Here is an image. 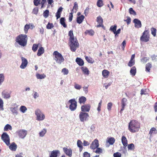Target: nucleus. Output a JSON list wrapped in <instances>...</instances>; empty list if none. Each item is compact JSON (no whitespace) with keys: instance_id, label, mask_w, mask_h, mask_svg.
<instances>
[{"instance_id":"1","label":"nucleus","mask_w":157,"mask_h":157,"mask_svg":"<svg viewBox=\"0 0 157 157\" xmlns=\"http://www.w3.org/2000/svg\"><path fill=\"white\" fill-rule=\"evenodd\" d=\"M68 36L70 37L69 39V44L70 50L72 52H75L79 47V44L77 38L74 37L72 30H71L69 31Z\"/></svg>"},{"instance_id":"2","label":"nucleus","mask_w":157,"mask_h":157,"mask_svg":"<svg viewBox=\"0 0 157 157\" xmlns=\"http://www.w3.org/2000/svg\"><path fill=\"white\" fill-rule=\"evenodd\" d=\"M140 128V123L136 120H132L128 124V129L132 133L138 132Z\"/></svg>"},{"instance_id":"3","label":"nucleus","mask_w":157,"mask_h":157,"mask_svg":"<svg viewBox=\"0 0 157 157\" xmlns=\"http://www.w3.org/2000/svg\"><path fill=\"white\" fill-rule=\"evenodd\" d=\"M27 40L26 35L21 34L17 36L15 41L21 46L24 47L27 44Z\"/></svg>"},{"instance_id":"4","label":"nucleus","mask_w":157,"mask_h":157,"mask_svg":"<svg viewBox=\"0 0 157 157\" xmlns=\"http://www.w3.org/2000/svg\"><path fill=\"white\" fill-rule=\"evenodd\" d=\"M53 55L54 56V59L56 62L59 64L64 61V59L62 54L57 51H55L53 53Z\"/></svg>"},{"instance_id":"5","label":"nucleus","mask_w":157,"mask_h":157,"mask_svg":"<svg viewBox=\"0 0 157 157\" xmlns=\"http://www.w3.org/2000/svg\"><path fill=\"white\" fill-rule=\"evenodd\" d=\"M150 35L148 30H145L143 33L142 36L140 37V40L141 41L147 42L149 41Z\"/></svg>"},{"instance_id":"6","label":"nucleus","mask_w":157,"mask_h":157,"mask_svg":"<svg viewBox=\"0 0 157 157\" xmlns=\"http://www.w3.org/2000/svg\"><path fill=\"white\" fill-rule=\"evenodd\" d=\"M68 103L70 104L69 105V109L71 111H74L76 110L77 107V102L75 99L70 100Z\"/></svg>"},{"instance_id":"7","label":"nucleus","mask_w":157,"mask_h":157,"mask_svg":"<svg viewBox=\"0 0 157 157\" xmlns=\"http://www.w3.org/2000/svg\"><path fill=\"white\" fill-rule=\"evenodd\" d=\"M79 117L80 121L81 122H84L88 120L89 115L87 113L81 112H80Z\"/></svg>"},{"instance_id":"8","label":"nucleus","mask_w":157,"mask_h":157,"mask_svg":"<svg viewBox=\"0 0 157 157\" xmlns=\"http://www.w3.org/2000/svg\"><path fill=\"white\" fill-rule=\"evenodd\" d=\"M1 138L7 145L9 146L10 145V137L6 132L3 133L2 135Z\"/></svg>"},{"instance_id":"9","label":"nucleus","mask_w":157,"mask_h":157,"mask_svg":"<svg viewBox=\"0 0 157 157\" xmlns=\"http://www.w3.org/2000/svg\"><path fill=\"white\" fill-rule=\"evenodd\" d=\"M16 133L19 138L23 139L27 135V131L25 130L21 129L17 131Z\"/></svg>"},{"instance_id":"10","label":"nucleus","mask_w":157,"mask_h":157,"mask_svg":"<svg viewBox=\"0 0 157 157\" xmlns=\"http://www.w3.org/2000/svg\"><path fill=\"white\" fill-rule=\"evenodd\" d=\"M35 113L37 116V120L39 121H42L44 119V115L41 113L39 109H37L35 111Z\"/></svg>"},{"instance_id":"11","label":"nucleus","mask_w":157,"mask_h":157,"mask_svg":"<svg viewBox=\"0 0 157 157\" xmlns=\"http://www.w3.org/2000/svg\"><path fill=\"white\" fill-rule=\"evenodd\" d=\"M99 146L98 141L97 139H95L92 143L90 146V148L94 150Z\"/></svg>"},{"instance_id":"12","label":"nucleus","mask_w":157,"mask_h":157,"mask_svg":"<svg viewBox=\"0 0 157 157\" xmlns=\"http://www.w3.org/2000/svg\"><path fill=\"white\" fill-rule=\"evenodd\" d=\"M90 105L89 104H86L82 105L81 107L82 112H89L90 109Z\"/></svg>"},{"instance_id":"13","label":"nucleus","mask_w":157,"mask_h":157,"mask_svg":"<svg viewBox=\"0 0 157 157\" xmlns=\"http://www.w3.org/2000/svg\"><path fill=\"white\" fill-rule=\"evenodd\" d=\"M21 59L22 63L20 67L22 69H24L27 66L28 62L27 59L23 57L21 58Z\"/></svg>"},{"instance_id":"14","label":"nucleus","mask_w":157,"mask_h":157,"mask_svg":"<svg viewBox=\"0 0 157 157\" xmlns=\"http://www.w3.org/2000/svg\"><path fill=\"white\" fill-rule=\"evenodd\" d=\"M97 21L99 24L97 25L96 27H97L98 28L100 27H102L103 28L104 27L103 25V20L101 16H99L97 17Z\"/></svg>"},{"instance_id":"15","label":"nucleus","mask_w":157,"mask_h":157,"mask_svg":"<svg viewBox=\"0 0 157 157\" xmlns=\"http://www.w3.org/2000/svg\"><path fill=\"white\" fill-rule=\"evenodd\" d=\"M135 58V55L133 54L132 55L131 57L130 60L128 63V65L129 67H131L134 65L135 64V60L134 58Z\"/></svg>"},{"instance_id":"16","label":"nucleus","mask_w":157,"mask_h":157,"mask_svg":"<svg viewBox=\"0 0 157 157\" xmlns=\"http://www.w3.org/2000/svg\"><path fill=\"white\" fill-rule=\"evenodd\" d=\"M63 150L65 153L69 157H71L72 155V150L70 148H67L66 147H63Z\"/></svg>"},{"instance_id":"17","label":"nucleus","mask_w":157,"mask_h":157,"mask_svg":"<svg viewBox=\"0 0 157 157\" xmlns=\"http://www.w3.org/2000/svg\"><path fill=\"white\" fill-rule=\"evenodd\" d=\"M121 142L124 146V148H125L128 146V140L124 136H123L121 138Z\"/></svg>"},{"instance_id":"18","label":"nucleus","mask_w":157,"mask_h":157,"mask_svg":"<svg viewBox=\"0 0 157 157\" xmlns=\"http://www.w3.org/2000/svg\"><path fill=\"white\" fill-rule=\"evenodd\" d=\"M133 22L135 23V26L137 28L141 27L142 25L141 21L137 19H135L133 21Z\"/></svg>"},{"instance_id":"19","label":"nucleus","mask_w":157,"mask_h":157,"mask_svg":"<svg viewBox=\"0 0 157 157\" xmlns=\"http://www.w3.org/2000/svg\"><path fill=\"white\" fill-rule=\"evenodd\" d=\"M60 152L58 150H53L51 152L49 157H58L59 155H60Z\"/></svg>"},{"instance_id":"20","label":"nucleus","mask_w":157,"mask_h":157,"mask_svg":"<svg viewBox=\"0 0 157 157\" xmlns=\"http://www.w3.org/2000/svg\"><path fill=\"white\" fill-rule=\"evenodd\" d=\"M2 94L4 98H9L10 97V93H8L5 90L2 91Z\"/></svg>"},{"instance_id":"21","label":"nucleus","mask_w":157,"mask_h":157,"mask_svg":"<svg viewBox=\"0 0 157 157\" xmlns=\"http://www.w3.org/2000/svg\"><path fill=\"white\" fill-rule=\"evenodd\" d=\"M63 8L62 7H60L58 10L57 11L56 13V19H58L60 17L62 12L63 10Z\"/></svg>"},{"instance_id":"22","label":"nucleus","mask_w":157,"mask_h":157,"mask_svg":"<svg viewBox=\"0 0 157 157\" xmlns=\"http://www.w3.org/2000/svg\"><path fill=\"white\" fill-rule=\"evenodd\" d=\"M17 147V146L14 142L12 143L9 146V148L10 149L14 151L16 150Z\"/></svg>"},{"instance_id":"23","label":"nucleus","mask_w":157,"mask_h":157,"mask_svg":"<svg viewBox=\"0 0 157 157\" xmlns=\"http://www.w3.org/2000/svg\"><path fill=\"white\" fill-rule=\"evenodd\" d=\"M76 62L80 66H82L84 64L83 60L80 58L77 57L76 58Z\"/></svg>"},{"instance_id":"24","label":"nucleus","mask_w":157,"mask_h":157,"mask_svg":"<svg viewBox=\"0 0 157 157\" xmlns=\"http://www.w3.org/2000/svg\"><path fill=\"white\" fill-rule=\"evenodd\" d=\"M44 52V49L43 47H41L39 48L37 53V55L40 56L43 54Z\"/></svg>"},{"instance_id":"25","label":"nucleus","mask_w":157,"mask_h":157,"mask_svg":"<svg viewBox=\"0 0 157 157\" xmlns=\"http://www.w3.org/2000/svg\"><path fill=\"white\" fill-rule=\"evenodd\" d=\"M86 100V98L84 96H81L78 99V102L80 104H84Z\"/></svg>"},{"instance_id":"26","label":"nucleus","mask_w":157,"mask_h":157,"mask_svg":"<svg viewBox=\"0 0 157 157\" xmlns=\"http://www.w3.org/2000/svg\"><path fill=\"white\" fill-rule=\"evenodd\" d=\"M77 145L79 148V151L81 152L82 151L83 147L82 146V143L80 140H78L77 142Z\"/></svg>"},{"instance_id":"27","label":"nucleus","mask_w":157,"mask_h":157,"mask_svg":"<svg viewBox=\"0 0 157 157\" xmlns=\"http://www.w3.org/2000/svg\"><path fill=\"white\" fill-rule=\"evenodd\" d=\"M152 67L151 64L150 63H147L145 66V71L147 72H150L151 69Z\"/></svg>"},{"instance_id":"28","label":"nucleus","mask_w":157,"mask_h":157,"mask_svg":"<svg viewBox=\"0 0 157 157\" xmlns=\"http://www.w3.org/2000/svg\"><path fill=\"white\" fill-rule=\"evenodd\" d=\"M136 72V69L135 66L132 67L130 70V73L132 76H134L135 75Z\"/></svg>"},{"instance_id":"29","label":"nucleus","mask_w":157,"mask_h":157,"mask_svg":"<svg viewBox=\"0 0 157 157\" xmlns=\"http://www.w3.org/2000/svg\"><path fill=\"white\" fill-rule=\"evenodd\" d=\"M18 106L16 105V106L14 107H12L10 108L11 111L13 113V114H17V110L18 109Z\"/></svg>"},{"instance_id":"30","label":"nucleus","mask_w":157,"mask_h":157,"mask_svg":"<svg viewBox=\"0 0 157 157\" xmlns=\"http://www.w3.org/2000/svg\"><path fill=\"white\" fill-rule=\"evenodd\" d=\"M109 74V72L106 70H104L102 71V75L105 78L108 77Z\"/></svg>"},{"instance_id":"31","label":"nucleus","mask_w":157,"mask_h":157,"mask_svg":"<svg viewBox=\"0 0 157 157\" xmlns=\"http://www.w3.org/2000/svg\"><path fill=\"white\" fill-rule=\"evenodd\" d=\"M81 69L85 74L87 75H88L89 74V71L86 67H82L81 68Z\"/></svg>"},{"instance_id":"32","label":"nucleus","mask_w":157,"mask_h":157,"mask_svg":"<svg viewBox=\"0 0 157 157\" xmlns=\"http://www.w3.org/2000/svg\"><path fill=\"white\" fill-rule=\"evenodd\" d=\"M60 22L64 28H66L67 27V25L65 23V18L64 17H61L60 18Z\"/></svg>"},{"instance_id":"33","label":"nucleus","mask_w":157,"mask_h":157,"mask_svg":"<svg viewBox=\"0 0 157 157\" xmlns=\"http://www.w3.org/2000/svg\"><path fill=\"white\" fill-rule=\"evenodd\" d=\"M40 45H41L40 44H33L32 48V49L34 52H36L37 50L38 46Z\"/></svg>"},{"instance_id":"34","label":"nucleus","mask_w":157,"mask_h":157,"mask_svg":"<svg viewBox=\"0 0 157 157\" xmlns=\"http://www.w3.org/2000/svg\"><path fill=\"white\" fill-rule=\"evenodd\" d=\"M84 18V17L83 15H82L81 16L78 17L77 18V21L78 24H81Z\"/></svg>"},{"instance_id":"35","label":"nucleus","mask_w":157,"mask_h":157,"mask_svg":"<svg viewBox=\"0 0 157 157\" xmlns=\"http://www.w3.org/2000/svg\"><path fill=\"white\" fill-rule=\"evenodd\" d=\"M85 58L86 60L89 63H93L94 62V60L88 56H86Z\"/></svg>"},{"instance_id":"36","label":"nucleus","mask_w":157,"mask_h":157,"mask_svg":"<svg viewBox=\"0 0 157 157\" xmlns=\"http://www.w3.org/2000/svg\"><path fill=\"white\" fill-rule=\"evenodd\" d=\"M78 5L77 3L76 2H75L74 3V6L73 7V9L71 11L75 13H76L78 10Z\"/></svg>"},{"instance_id":"37","label":"nucleus","mask_w":157,"mask_h":157,"mask_svg":"<svg viewBox=\"0 0 157 157\" xmlns=\"http://www.w3.org/2000/svg\"><path fill=\"white\" fill-rule=\"evenodd\" d=\"M36 76L37 78L40 79L44 78L46 77V75L44 74L40 75L39 74H36Z\"/></svg>"},{"instance_id":"38","label":"nucleus","mask_w":157,"mask_h":157,"mask_svg":"<svg viewBox=\"0 0 157 157\" xmlns=\"http://www.w3.org/2000/svg\"><path fill=\"white\" fill-rule=\"evenodd\" d=\"M117 25H112L110 27L109 30L110 31L113 32L114 34H115V33L117 29Z\"/></svg>"},{"instance_id":"39","label":"nucleus","mask_w":157,"mask_h":157,"mask_svg":"<svg viewBox=\"0 0 157 157\" xmlns=\"http://www.w3.org/2000/svg\"><path fill=\"white\" fill-rule=\"evenodd\" d=\"M85 33L92 36L94 35V32L93 30H86L85 31Z\"/></svg>"},{"instance_id":"40","label":"nucleus","mask_w":157,"mask_h":157,"mask_svg":"<svg viewBox=\"0 0 157 157\" xmlns=\"http://www.w3.org/2000/svg\"><path fill=\"white\" fill-rule=\"evenodd\" d=\"M115 141V140L114 138L113 137H111L109 138L108 140V142L110 144V145L113 144Z\"/></svg>"},{"instance_id":"41","label":"nucleus","mask_w":157,"mask_h":157,"mask_svg":"<svg viewBox=\"0 0 157 157\" xmlns=\"http://www.w3.org/2000/svg\"><path fill=\"white\" fill-rule=\"evenodd\" d=\"M127 146L128 150H132L135 148V146L133 144H129Z\"/></svg>"},{"instance_id":"42","label":"nucleus","mask_w":157,"mask_h":157,"mask_svg":"<svg viewBox=\"0 0 157 157\" xmlns=\"http://www.w3.org/2000/svg\"><path fill=\"white\" fill-rule=\"evenodd\" d=\"M5 79V77L3 74H0V86L3 82Z\"/></svg>"},{"instance_id":"43","label":"nucleus","mask_w":157,"mask_h":157,"mask_svg":"<svg viewBox=\"0 0 157 157\" xmlns=\"http://www.w3.org/2000/svg\"><path fill=\"white\" fill-rule=\"evenodd\" d=\"M94 152L96 153L100 154L102 153V150L101 148L98 147L95 151H94Z\"/></svg>"},{"instance_id":"44","label":"nucleus","mask_w":157,"mask_h":157,"mask_svg":"<svg viewBox=\"0 0 157 157\" xmlns=\"http://www.w3.org/2000/svg\"><path fill=\"white\" fill-rule=\"evenodd\" d=\"M97 5L98 7H100L103 5V2L102 0H98Z\"/></svg>"},{"instance_id":"45","label":"nucleus","mask_w":157,"mask_h":157,"mask_svg":"<svg viewBox=\"0 0 157 157\" xmlns=\"http://www.w3.org/2000/svg\"><path fill=\"white\" fill-rule=\"evenodd\" d=\"M12 129V128L11 126L9 124H7L4 128V130L5 131H7L8 130V129H10L11 130Z\"/></svg>"},{"instance_id":"46","label":"nucleus","mask_w":157,"mask_h":157,"mask_svg":"<svg viewBox=\"0 0 157 157\" xmlns=\"http://www.w3.org/2000/svg\"><path fill=\"white\" fill-rule=\"evenodd\" d=\"M151 33L154 36H155L156 35V29L154 28H152L151 29Z\"/></svg>"},{"instance_id":"47","label":"nucleus","mask_w":157,"mask_h":157,"mask_svg":"<svg viewBox=\"0 0 157 157\" xmlns=\"http://www.w3.org/2000/svg\"><path fill=\"white\" fill-rule=\"evenodd\" d=\"M49 14V11L48 10H46L43 13V16L45 18H47L48 17Z\"/></svg>"},{"instance_id":"48","label":"nucleus","mask_w":157,"mask_h":157,"mask_svg":"<svg viewBox=\"0 0 157 157\" xmlns=\"http://www.w3.org/2000/svg\"><path fill=\"white\" fill-rule=\"evenodd\" d=\"M30 28V26L29 25L26 24L25 25L24 30L25 33H28V30Z\"/></svg>"},{"instance_id":"49","label":"nucleus","mask_w":157,"mask_h":157,"mask_svg":"<svg viewBox=\"0 0 157 157\" xmlns=\"http://www.w3.org/2000/svg\"><path fill=\"white\" fill-rule=\"evenodd\" d=\"M47 132L45 129H43L39 133L40 136L41 137L43 136Z\"/></svg>"},{"instance_id":"50","label":"nucleus","mask_w":157,"mask_h":157,"mask_svg":"<svg viewBox=\"0 0 157 157\" xmlns=\"http://www.w3.org/2000/svg\"><path fill=\"white\" fill-rule=\"evenodd\" d=\"M62 72L64 75H67L69 73V71L68 69L66 68H63L62 70Z\"/></svg>"},{"instance_id":"51","label":"nucleus","mask_w":157,"mask_h":157,"mask_svg":"<svg viewBox=\"0 0 157 157\" xmlns=\"http://www.w3.org/2000/svg\"><path fill=\"white\" fill-rule=\"evenodd\" d=\"M20 110L22 112L24 113L27 110V109L25 106L21 105L20 107Z\"/></svg>"},{"instance_id":"52","label":"nucleus","mask_w":157,"mask_h":157,"mask_svg":"<svg viewBox=\"0 0 157 157\" xmlns=\"http://www.w3.org/2000/svg\"><path fill=\"white\" fill-rule=\"evenodd\" d=\"M127 101V99L125 98H123L121 100V106H125L126 105V102Z\"/></svg>"},{"instance_id":"53","label":"nucleus","mask_w":157,"mask_h":157,"mask_svg":"<svg viewBox=\"0 0 157 157\" xmlns=\"http://www.w3.org/2000/svg\"><path fill=\"white\" fill-rule=\"evenodd\" d=\"M33 3L35 6H37L40 4V0H34Z\"/></svg>"},{"instance_id":"54","label":"nucleus","mask_w":157,"mask_h":157,"mask_svg":"<svg viewBox=\"0 0 157 157\" xmlns=\"http://www.w3.org/2000/svg\"><path fill=\"white\" fill-rule=\"evenodd\" d=\"M129 12L130 14L136 15V13L135 11L133 10L132 8H130L129 9Z\"/></svg>"},{"instance_id":"55","label":"nucleus","mask_w":157,"mask_h":157,"mask_svg":"<svg viewBox=\"0 0 157 157\" xmlns=\"http://www.w3.org/2000/svg\"><path fill=\"white\" fill-rule=\"evenodd\" d=\"M54 27L52 23H48L47 25L46 28L48 29H50Z\"/></svg>"},{"instance_id":"56","label":"nucleus","mask_w":157,"mask_h":157,"mask_svg":"<svg viewBox=\"0 0 157 157\" xmlns=\"http://www.w3.org/2000/svg\"><path fill=\"white\" fill-rule=\"evenodd\" d=\"M156 131V129L155 128H152L150 129L149 134L151 136L153 133H154V132H155Z\"/></svg>"},{"instance_id":"57","label":"nucleus","mask_w":157,"mask_h":157,"mask_svg":"<svg viewBox=\"0 0 157 157\" xmlns=\"http://www.w3.org/2000/svg\"><path fill=\"white\" fill-rule=\"evenodd\" d=\"M38 12V9L37 7H35L33 10V13L35 14H37Z\"/></svg>"},{"instance_id":"58","label":"nucleus","mask_w":157,"mask_h":157,"mask_svg":"<svg viewBox=\"0 0 157 157\" xmlns=\"http://www.w3.org/2000/svg\"><path fill=\"white\" fill-rule=\"evenodd\" d=\"M113 103L112 102L109 103L107 104V109L108 110L110 111L111 110Z\"/></svg>"},{"instance_id":"59","label":"nucleus","mask_w":157,"mask_h":157,"mask_svg":"<svg viewBox=\"0 0 157 157\" xmlns=\"http://www.w3.org/2000/svg\"><path fill=\"white\" fill-rule=\"evenodd\" d=\"M73 12H72L69 13V21L71 22L72 21L73 17Z\"/></svg>"},{"instance_id":"60","label":"nucleus","mask_w":157,"mask_h":157,"mask_svg":"<svg viewBox=\"0 0 157 157\" xmlns=\"http://www.w3.org/2000/svg\"><path fill=\"white\" fill-rule=\"evenodd\" d=\"M42 1L40 3V4H41V8L42 9L44 7V4L45 3H46V0H41Z\"/></svg>"},{"instance_id":"61","label":"nucleus","mask_w":157,"mask_h":157,"mask_svg":"<svg viewBox=\"0 0 157 157\" xmlns=\"http://www.w3.org/2000/svg\"><path fill=\"white\" fill-rule=\"evenodd\" d=\"M74 87L77 90H80L81 88V86L80 85L76 83H75Z\"/></svg>"},{"instance_id":"62","label":"nucleus","mask_w":157,"mask_h":157,"mask_svg":"<svg viewBox=\"0 0 157 157\" xmlns=\"http://www.w3.org/2000/svg\"><path fill=\"white\" fill-rule=\"evenodd\" d=\"M113 156L114 157H121V154L118 152H117L113 154Z\"/></svg>"},{"instance_id":"63","label":"nucleus","mask_w":157,"mask_h":157,"mask_svg":"<svg viewBox=\"0 0 157 157\" xmlns=\"http://www.w3.org/2000/svg\"><path fill=\"white\" fill-rule=\"evenodd\" d=\"M126 22L127 24L128 25L130 24L131 22V19L129 17H127L126 20H124Z\"/></svg>"},{"instance_id":"64","label":"nucleus","mask_w":157,"mask_h":157,"mask_svg":"<svg viewBox=\"0 0 157 157\" xmlns=\"http://www.w3.org/2000/svg\"><path fill=\"white\" fill-rule=\"evenodd\" d=\"M83 155V157H90V154L87 152H85Z\"/></svg>"}]
</instances>
